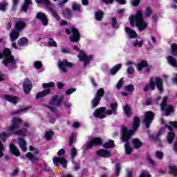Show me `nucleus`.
<instances>
[{
	"label": "nucleus",
	"instance_id": "nucleus-1",
	"mask_svg": "<svg viewBox=\"0 0 177 177\" xmlns=\"http://www.w3.org/2000/svg\"><path fill=\"white\" fill-rule=\"evenodd\" d=\"M139 127H140V119L136 116L134 118L132 125L133 130H128L127 127H123L122 129V140L123 142H126L124 145L126 154H131V153L132 152V148L129 147V143H128V140H129L131 136H132V135H133L135 132L138 131V128H139Z\"/></svg>",
	"mask_w": 177,
	"mask_h": 177
},
{
	"label": "nucleus",
	"instance_id": "nucleus-2",
	"mask_svg": "<svg viewBox=\"0 0 177 177\" xmlns=\"http://www.w3.org/2000/svg\"><path fill=\"white\" fill-rule=\"evenodd\" d=\"M129 20L131 26L133 27L136 24L140 31L146 30L147 28V24L143 20L142 11H138L136 15H131Z\"/></svg>",
	"mask_w": 177,
	"mask_h": 177
},
{
	"label": "nucleus",
	"instance_id": "nucleus-3",
	"mask_svg": "<svg viewBox=\"0 0 177 177\" xmlns=\"http://www.w3.org/2000/svg\"><path fill=\"white\" fill-rule=\"evenodd\" d=\"M12 126L7 128L6 132L0 134V139H2L3 142H6V139L13 134L15 129H19L20 128V125L23 124V121L19 118H14L12 119Z\"/></svg>",
	"mask_w": 177,
	"mask_h": 177
},
{
	"label": "nucleus",
	"instance_id": "nucleus-4",
	"mask_svg": "<svg viewBox=\"0 0 177 177\" xmlns=\"http://www.w3.org/2000/svg\"><path fill=\"white\" fill-rule=\"evenodd\" d=\"M0 42H2V39H0ZM12 52L10 51V49L6 48L3 51V53H0V59H2L3 57V64L7 67H9V66H12L14 68L16 67V60H15V58L13 56L11 55Z\"/></svg>",
	"mask_w": 177,
	"mask_h": 177
},
{
	"label": "nucleus",
	"instance_id": "nucleus-5",
	"mask_svg": "<svg viewBox=\"0 0 177 177\" xmlns=\"http://www.w3.org/2000/svg\"><path fill=\"white\" fill-rule=\"evenodd\" d=\"M42 86L45 90L37 93L36 95V99H41L49 95L51 92L50 88H53V86H55V82H51L50 83H44Z\"/></svg>",
	"mask_w": 177,
	"mask_h": 177
},
{
	"label": "nucleus",
	"instance_id": "nucleus-6",
	"mask_svg": "<svg viewBox=\"0 0 177 177\" xmlns=\"http://www.w3.org/2000/svg\"><path fill=\"white\" fill-rule=\"evenodd\" d=\"M167 100H168V97L165 96L162 98L160 107L161 111H165V115H166V117H168L170 113H174V107L171 105L167 104Z\"/></svg>",
	"mask_w": 177,
	"mask_h": 177
},
{
	"label": "nucleus",
	"instance_id": "nucleus-7",
	"mask_svg": "<svg viewBox=\"0 0 177 177\" xmlns=\"http://www.w3.org/2000/svg\"><path fill=\"white\" fill-rule=\"evenodd\" d=\"M29 150L32 151V153H28L26 154V157L28 158V160L31 161V162H37L38 160H39V158H38V154L39 153V151L37 149L33 147L32 146L29 147Z\"/></svg>",
	"mask_w": 177,
	"mask_h": 177
},
{
	"label": "nucleus",
	"instance_id": "nucleus-8",
	"mask_svg": "<svg viewBox=\"0 0 177 177\" xmlns=\"http://www.w3.org/2000/svg\"><path fill=\"white\" fill-rule=\"evenodd\" d=\"M104 95V89L103 88H100L97 91L96 96L93 99L92 102H91V106L93 109H95L97 104H99L100 100H102V97Z\"/></svg>",
	"mask_w": 177,
	"mask_h": 177
},
{
	"label": "nucleus",
	"instance_id": "nucleus-9",
	"mask_svg": "<svg viewBox=\"0 0 177 177\" xmlns=\"http://www.w3.org/2000/svg\"><path fill=\"white\" fill-rule=\"evenodd\" d=\"M37 3H44L46 8L50 10L52 15L54 16L56 20H59L60 17L57 15L56 10H54L53 8H50V1L49 0H36Z\"/></svg>",
	"mask_w": 177,
	"mask_h": 177
},
{
	"label": "nucleus",
	"instance_id": "nucleus-10",
	"mask_svg": "<svg viewBox=\"0 0 177 177\" xmlns=\"http://www.w3.org/2000/svg\"><path fill=\"white\" fill-rule=\"evenodd\" d=\"M78 57L80 60L83 62L84 67H86V66H88V64H89V62H91V59H93V55H86V54L84 51H80Z\"/></svg>",
	"mask_w": 177,
	"mask_h": 177
},
{
	"label": "nucleus",
	"instance_id": "nucleus-11",
	"mask_svg": "<svg viewBox=\"0 0 177 177\" xmlns=\"http://www.w3.org/2000/svg\"><path fill=\"white\" fill-rule=\"evenodd\" d=\"M153 120H154V113L151 111L146 112L143 122H145L147 128H150V124L153 122Z\"/></svg>",
	"mask_w": 177,
	"mask_h": 177
},
{
	"label": "nucleus",
	"instance_id": "nucleus-12",
	"mask_svg": "<svg viewBox=\"0 0 177 177\" xmlns=\"http://www.w3.org/2000/svg\"><path fill=\"white\" fill-rule=\"evenodd\" d=\"M72 66L73 64L67 62V59H64L58 62V66L60 70H62V73H66L67 71V67H71Z\"/></svg>",
	"mask_w": 177,
	"mask_h": 177
},
{
	"label": "nucleus",
	"instance_id": "nucleus-13",
	"mask_svg": "<svg viewBox=\"0 0 177 177\" xmlns=\"http://www.w3.org/2000/svg\"><path fill=\"white\" fill-rule=\"evenodd\" d=\"M94 117L101 120L106 118V107H101L93 113Z\"/></svg>",
	"mask_w": 177,
	"mask_h": 177
},
{
	"label": "nucleus",
	"instance_id": "nucleus-14",
	"mask_svg": "<svg viewBox=\"0 0 177 177\" xmlns=\"http://www.w3.org/2000/svg\"><path fill=\"white\" fill-rule=\"evenodd\" d=\"M102 145V139L100 138H95L92 140H91L86 145V149H92L93 146H101Z\"/></svg>",
	"mask_w": 177,
	"mask_h": 177
},
{
	"label": "nucleus",
	"instance_id": "nucleus-15",
	"mask_svg": "<svg viewBox=\"0 0 177 177\" xmlns=\"http://www.w3.org/2000/svg\"><path fill=\"white\" fill-rule=\"evenodd\" d=\"M72 35L70 37V41L71 42H77L80 41V32L75 28H72Z\"/></svg>",
	"mask_w": 177,
	"mask_h": 177
},
{
	"label": "nucleus",
	"instance_id": "nucleus-16",
	"mask_svg": "<svg viewBox=\"0 0 177 177\" xmlns=\"http://www.w3.org/2000/svg\"><path fill=\"white\" fill-rule=\"evenodd\" d=\"M53 164L55 165H62L64 168L67 167V160L64 158H54Z\"/></svg>",
	"mask_w": 177,
	"mask_h": 177
},
{
	"label": "nucleus",
	"instance_id": "nucleus-17",
	"mask_svg": "<svg viewBox=\"0 0 177 177\" xmlns=\"http://www.w3.org/2000/svg\"><path fill=\"white\" fill-rule=\"evenodd\" d=\"M64 100V97L63 96H61L60 97H59V96L55 95L51 99L50 104H53V106H57V107L60 106V104L63 102Z\"/></svg>",
	"mask_w": 177,
	"mask_h": 177
},
{
	"label": "nucleus",
	"instance_id": "nucleus-18",
	"mask_svg": "<svg viewBox=\"0 0 177 177\" xmlns=\"http://www.w3.org/2000/svg\"><path fill=\"white\" fill-rule=\"evenodd\" d=\"M23 86L25 93L28 94L30 93V92H31L32 84H31V82L30 80H26L24 82Z\"/></svg>",
	"mask_w": 177,
	"mask_h": 177
},
{
	"label": "nucleus",
	"instance_id": "nucleus-19",
	"mask_svg": "<svg viewBox=\"0 0 177 177\" xmlns=\"http://www.w3.org/2000/svg\"><path fill=\"white\" fill-rule=\"evenodd\" d=\"M150 88L151 91L156 89V84L154 83V78L153 77L149 80V83L144 87V92H148Z\"/></svg>",
	"mask_w": 177,
	"mask_h": 177
},
{
	"label": "nucleus",
	"instance_id": "nucleus-20",
	"mask_svg": "<svg viewBox=\"0 0 177 177\" xmlns=\"http://www.w3.org/2000/svg\"><path fill=\"white\" fill-rule=\"evenodd\" d=\"M111 110H107L106 114L107 115H111V114H117V109L118 108V104L117 103H112L110 105Z\"/></svg>",
	"mask_w": 177,
	"mask_h": 177
},
{
	"label": "nucleus",
	"instance_id": "nucleus-21",
	"mask_svg": "<svg viewBox=\"0 0 177 177\" xmlns=\"http://www.w3.org/2000/svg\"><path fill=\"white\" fill-rule=\"evenodd\" d=\"M17 142L22 151H24V152L27 151V142L26 141V140L19 138H17Z\"/></svg>",
	"mask_w": 177,
	"mask_h": 177
},
{
	"label": "nucleus",
	"instance_id": "nucleus-22",
	"mask_svg": "<svg viewBox=\"0 0 177 177\" xmlns=\"http://www.w3.org/2000/svg\"><path fill=\"white\" fill-rule=\"evenodd\" d=\"M97 155L99 157H104V158H109V157H111V152L106 149H100L97 151Z\"/></svg>",
	"mask_w": 177,
	"mask_h": 177
},
{
	"label": "nucleus",
	"instance_id": "nucleus-23",
	"mask_svg": "<svg viewBox=\"0 0 177 177\" xmlns=\"http://www.w3.org/2000/svg\"><path fill=\"white\" fill-rule=\"evenodd\" d=\"M37 19H38L39 20H41L44 26H48V18H46V16L45 15V14L42 12H38L37 14Z\"/></svg>",
	"mask_w": 177,
	"mask_h": 177
},
{
	"label": "nucleus",
	"instance_id": "nucleus-24",
	"mask_svg": "<svg viewBox=\"0 0 177 177\" xmlns=\"http://www.w3.org/2000/svg\"><path fill=\"white\" fill-rule=\"evenodd\" d=\"M125 32L127 34L129 38L133 39V38H136L138 37V34L133 30L131 29L129 27L125 28Z\"/></svg>",
	"mask_w": 177,
	"mask_h": 177
},
{
	"label": "nucleus",
	"instance_id": "nucleus-25",
	"mask_svg": "<svg viewBox=\"0 0 177 177\" xmlns=\"http://www.w3.org/2000/svg\"><path fill=\"white\" fill-rule=\"evenodd\" d=\"M19 35H20V32L17 30H12V31L10 33V39L11 42H15L17 38H19Z\"/></svg>",
	"mask_w": 177,
	"mask_h": 177
},
{
	"label": "nucleus",
	"instance_id": "nucleus-26",
	"mask_svg": "<svg viewBox=\"0 0 177 177\" xmlns=\"http://www.w3.org/2000/svg\"><path fill=\"white\" fill-rule=\"evenodd\" d=\"M26 27V21L24 20H18L15 24V28L17 31H21Z\"/></svg>",
	"mask_w": 177,
	"mask_h": 177
},
{
	"label": "nucleus",
	"instance_id": "nucleus-27",
	"mask_svg": "<svg viewBox=\"0 0 177 177\" xmlns=\"http://www.w3.org/2000/svg\"><path fill=\"white\" fill-rule=\"evenodd\" d=\"M3 99H5V100H8L10 103H13V104H16V103L19 102V97L16 96L6 95L3 96Z\"/></svg>",
	"mask_w": 177,
	"mask_h": 177
},
{
	"label": "nucleus",
	"instance_id": "nucleus-28",
	"mask_svg": "<svg viewBox=\"0 0 177 177\" xmlns=\"http://www.w3.org/2000/svg\"><path fill=\"white\" fill-rule=\"evenodd\" d=\"M10 151L12 153V154L16 156V157H19V156H20V151H19V149H17L16 146H15L13 144L10 145Z\"/></svg>",
	"mask_w": 177,
	"mask_h": 177
},
{
	"label": "nucleus",
	"instance_id": "nucleus-29",
	"mask_svg": "<svg viewBox=\"0 0 177 177\" xmlns=\"http://www.w3.org/2000/svg\"><path fill=\"white\" fill-rule=\"evenodd\" d=\"M155 82L159 92L162 93V80L160 77H157L155 79Z\"/></svg>",
	"mask_w": 177,
	"mask_h": 177
},
{
	"label": "nucleus",
	"instance_id": "nucleus-30",
	"mask_svg": "<svg viewBox=\"0 0 177 177\" xmlns=\"http://www.w3.org/2000/svg\"><path fill=\"white\" fill-rule=\"evenodd\" d=\"M32 3V1L31 0H25L24 5L21 7V10L24 12L25 13H27V9H28V5H31Z\"/></svg>",
	"mask_w": 177,
	"mask_h": 177
},
{
	"label": "nucleus",
	"instance_id": "nucleus-31",
	"mask_svg": "<svg viewBox=\"0 0 177 177\" xmlns=\"http://www.w3.org/2000/svg\"><path fill=\"white\" fill-rule=\"evenodd\" d=\"M167 62H168L169 64L172 66V67H177V65H176L177 61H176V59L174 58V57L169 56L167 57Z\"/></svg>",
	"mask_w": 177,
	"mask_h": 177
},
{
	"label": "nucleus",
	"instance_id": "nucleus-32",
	"mask_svg": "<svg viewBox=\"0 0 177 177\" xmlns=\"http://www.w3.org/2000/svg\"><path fill=\"white\" fill-rule=\"evenodd\" d=\"M27 44H28V40L26 37H22L17 41L18 46H26Z\"/></svg>",
	"mask_w": 177,
	"mask_h": 177
},
{
	"label": "nucleus",
	"instance_id": "nucleus-33",
	"mask_svg": "<svg viewBox=\"0 0 177 177\" xmlns=\"http://www.w3.org/2000/svg\"><path fill=\"white\" fill-rule=\"evenodd\" d=\"M15 135H18L19 136H27V129H22L20 130L15 131Z\"/></svg>",
	"mask_w": 177,
	"mask_h": 177
},
{
	"label": "nucleus",
	"instance_id": "nucleus-34",
	"mask_svg": "<svg viewBox=\"0 0 177 177\" xmlns=\"http://www.w3.org/2000/svg\"><path fill=\"white\" fill-rule=\"evenodd\" d=\"M122 65L121 64H116L110 71V74L111 75H114V74H116L117 72L121 68Z\"/></svg>",
	"mask_w": 177,
	"mask_h": 177
},
{
	"label": "nucleus",
	"instance_id": "nucleus-35",
	"mask_svg": "<svg viewBox=\"0 0 177 177\" xmlns=\"http://www.w3.org/2000/svg\"><path fill=\"white\" fill-rule=\"evenodd\" d=\"M114 146V140H109L106 142L104 143L103 147L104 149H111V147H113Z\"/></svg>",
	"mask_w": 177,
	"mask_h": 177
},
{
	"label": "nucleus",
	"instance_id": "nucleus-36",
	"mask_svg": "<svg viewBox=\"0 0 177 177\" xmlns=\"http://www.w3.org/2000/svg\"><path fill=\"white\" fill-rule=\"evenodd\" d=\"M169 172L171 174V175H176L177 174V167L174 165H171L169 166Z\"/></svg>",
	"mask_w": 177,
	"mask_h": 177
},
{
	"label": "nucleus",
	"instance_id": "nucleus-37",
	"mask_svg": "<svg viewBox=\"0 0 177 177\" xmlns=\"http://www.w3.org/2000/svg\"><path fill=\"white\" fill-rule=\"evenodd\" d=\"M133 146L135 149H139L142 146V142L138 138H134L132 140Z\"/></svg>",
	"mask_w": 177,
	"mask_h": 177
},
{
	"label": "nucleus",
	"instance_id": "nucleus-38",
	"mask_svg": "<svg viewBox=\"0 0 177 177\" xmlns=\"http://www.w3.org/2000/svg\"><path fill=\"white\" fill-rule=\"evenodd\" d=\"M123 111L124 114H126V115L127 117H130L131 116V108L129 107V105L126 104L123 106Z\"/></svg>",
	"mask_w": 177,
	"mask_h": 177
},
{
	"label": "nucleus",
	"instance_id": "nucleus-39",
	"mask_svg": "<svg viewBox=\"0 0 177 177\" xmlns=\"http://www.w3.org/2000/svg\"><path fill=\"white\" fill-rule=\"evenodd\" d=\"M174 139H175V133L174 132L170 131L167 135V142L171 145L172 142H174Z\"/></svg>",
	"mask_w": 177,
	"mask_h": 177
},
{
	"label": "nucleus",
	"instance_id": "nucleus-40",
	"mask_svg": "<svg viewBox=\"0 0 177 177\" xmlns=\"http://www.w3.org/2000/svg\"><path fill=\"white\" fill-rule=\"evenodd\" d=\"M147 66V62L146 61H141L140 63L137 64V70L138 71H142V69L144 68V67H146Z\"/></svg>",
	"mask_w": 177,
	"mask_h": 177
},
{
	"label": "nucleus",
	"instance_id": "nucleus-41",
	"mask_svg": "<svg viewBox=\"0 0 177 177\" xmlns=\"http://www.w3.org/2000/svg\"><path fill=\"white\" fill-rule=\"evenodd\" d=\"M71 10H70L69 9L66 8L64 10L63 15L65 16V17L70 19V17H71Z\"/></svg>",
	"mask_w": 177,
	"mask_h": 177
},
{
	"label": "nucleus",
	"instance_id": "nucleus-42",
	"mask_svg": "<svg viewBox=\"0 0 177 177\" xmlns=\"http://www.w3.org/2000/svg\"><path fill=\"white\" fill-rule=\"evenodd\" d=\"M72 9L76 12H81V6L77 3H75L72 5Z\"/></svg>",
	"mask_w": 177,
	"mask_h": 177
},
{
	"label": "nucleus",
	"instance_id": "nucleus-43",
	"mask_svg": "<svg viewBox=\"0 0 177 177\" xmlns=\"http://www.w3.org/2000/svg\"><path fill=\"white\" fill-rule=\"evenodd\" d=\"M171 55H172L173 56H176V55H177V45L176 44L171 45Z\"/></svg>",
	"mask_w": 177,
	"mask_h": 177
},
{
	"label": "nucleus",
	"instance_id": "nucleus-44",
	"mask_svg": "<svg viewBox=\"0 0 177 177\" xmlns=\"http://www.w3.org/2000/svg\"><path fill=\"white\" fill-rule=\"evenodd\" d=\"M95 19L98 21H100V20H102V19H103V12L99 11V12H96L95 13Z\"/></svg>",
	"mask_w": 177,
	"mask_h": 177
},
{
	"label": "nucleus",
	"instance_id": "nucleus-45",
	"mask_svg": "<svg viewBox=\"0 0 177 177\" xmlns=\"http://www.w3.org/2000/svg\"><path fill=\"white\" fill-rule=\"evenodd\" d=\"M133 45L136 48H140L142 45H143V43L142 42V39H136Z\"/></svg>",
	"mask_w": 177,
	"mask_h": 177
},
{
	"label": "nucleus",
	"instance_id": "nucleus-46",
	"mask_svg": "<svg viewBox=\"0 0 177 177\" xmlns=\"http://www.w3.org/2000/svg\"><path fill=\"white\" fill-rule=\"evenodd\" d=\"M8 8V3L6 1H3V3H0V10L5 11Z\"/></svg>",
	"mask_w": 177,
	"mask_h": 177
},
{
	"label": "nucleus",
	"instance_id": "nucleus-47",
	"mask_svg": "<svg viewBox=\"0 0 177 177\" xmlns=\"http://www.w3.org/2000/svg\"><path fill=\"white\" fill-rule=\"evenodd\" d=\"M46 139L47 140H49L51 139V138L53 136V131H47L44 135Z\"/></svg>",
	"mask_w": 177,
	"mask_h": 177
},
{
	"label": "nucleus",
	"instance_id": "nucleus-48",
	"mask_svg": "<svg viewBox=\"0 0 177 177\" xmlns=\"http://www.w3.org/2000/svg\"><path fill=\"white\" fill-rule=\"evenodd\" d=\"M124 89L127 92H133L135 88L133 87V85L129 84V85H127V86H124Z\"/></svg>",
	"mask_w": 177,
	"mask_h": 177
},
{
	"label": "nucleus",
	"instance_id": "nucleus-49",
	"mask_svg": "<svg viewBox=\"0 0 177 177\" xmlns=\"http://www.w3.org/2000/svg\"><path fill=\"white\" fill-rule=\"evenodd\" d=\"M5 151V147H3V144L0 142V158L3 157V151Z\"/></svg>",
	"mask_w": 177,
	"mask_h": 177
},
{
	"label": "nucleus",
	"instance_id": "nucleus-50",
	"mask_svg": "<svg viewBox=\"0 0 177 177\" xmlns=\"http://www.w3.org/2000/svg\"><path fill=\"white\" fill-rule=\"evenodd\" d=\"M156 157L159 160H162V158L164 157V153L160 151H156Z\"/></svg>",
	"mask_w": 177,
	"mask_h": 177
},
{
	"label": "nucleus",
	"instance_id": "nucleus-51",
	"mask_svg": "<svg viewBox=\"0 0 177 177\" xmlns=\"http://www.w3.org/2000/svg\"><path fill=\"white\" fill-rule=\"evenodd\" d=\"M77 149L75 147L72 148V149L71 150V156L72 158L73 159L75 157V156H77Z\"/></svg>",
	"mask_w": 177,
	"mask_h": 177
},
{
	"label": "nucleus",
	"instance_id": "nucleus-52",
	"mask_svg": "<svg viewBox=\"0 0 177 177\" xmlns=\"http://www.w3.org/2000/svg\"><path fill=\"white\" fill-rule=\"evenodd\" d=\"M75 139V134H74V133H73L72 136L69 138V145H70V146H73V144L74 143Z\"/></svg>",
	"mask_w": 177,
	"mask_h": 177
},
{
	"label": "nucleus",
	"instance_id": "nucleus-53",
	"mask_svg": "<svg viewBox=\"0 0 177 177\" xmlns=\"http://www.w3.org/2000/svg\"><path fill=\"white\" fill-rule=\"evenodd\" d=\"M48 45H50V46H55V48L56 46H57V44L56 43V41L50 38L48 39Z\"/></svg>",
	"mask_w": 177,
	"mask_h": 177
},
{
	"label": "nucleus",
	"instance_id": "nucleus-54",
	"mask_svg": "<svg viewBox=\"0 0 177 177\" xmlns=\"http://www.w3.org/2000/svg\"><path fill=\"white\" fill-rule=\"evenodd\" d=\"M170 124L171 126H168V125H166L165 126V128H167L169 129V131H172V129L173 128H176V125H175V122H170Z\"/></svg>",
	"mask_w": 177,
	"mask_h": 177
},
{
	"label": "nucleus",
	"instance_id": "nucleus-55",
	"mask_svg": "<svg viewBox=\"0 0 177 177\" xmlns=\"http://www.w3.org/2000/svg\"><path fill=\"white\" fill-rule=\"evenodd\" d=\"M123 84H124V79H123V78H121V79L119 80L118 83L116 84V88H117L118 89H120V88H121V87L122 86Z\"/></svg>",
	"mask_w": 177,
	"mask_h": 177
},
{
	"label": "nucleus",
	"instance_id": "nucleus-56",
	"mask_svg": "<svg viewBox=\"0 0 177 177\" xmlns=\"http://www.w3.org/2000/svg\"><path fill=\"white\" fill-rule=\"evenodd\" d=\"M35 68H41L42 67V62L37 61L34 63Z\"/></svg>",
	"mask_w": 177,
	"mask_h": 177
},
{
	"label": "nucleus",
	"instance_id": "nucleus-57",
	"mask_svg": "<svg viewBox=\"0 0 177 177\" xmlns=\"http://www.w3.org/2000/svg\"><path fill=\"white\" fill-rule=\"evenodd\" d=\"M147 158L149 164H151L152 167H154V165H156V162H153V159H151V157L150 156H147Z\"/></svg>",
	"mask_w": 177,
	"mask_h": 177
},
{
	"label": "nucleus",
	"instance_id": "nucleus-58",
	"mask_svg": "<svg viewBox=\"0 0 177 177\" xmlns=\"http://www.w3.org/2000/svg\"><path fill=\"white\" fill-rule=\"evenodd\" d=\"M73 165V169L75 171H78V169H80V164L79 163H75L74 162L73 160H72Z\"/></svg>",
	"mask_w": 177,
	"mask_h": 177
},
{
	"label": "nucleus",
	"instance_id": "nucleus-59",
	"mask_svg": "<svg viewBox=\"0 0 177 177\" xmlns=\"http://www.w3.org/2000/svg\"><path fill=\"white\" fill-rule=\"evenodd\" d=\"M120 169H121V166H120V165H116V167H115L116 176H118V175H120Z\"/></svg>",
	"mask_w": 177,
	"mask_h": 177
},
{
	"label": "nucleus",
	"instance_id": "nucleus-60",
	"mask_svg": "<svg viewBox=\"0 0 177 177\" xmlns=\"http://www.w3.org/2000/svg\"><path fill=\"white\" fill-rule=\"evenodd\" d=\"M140 177H151V176L150 175V174H149L147 172L142 171L140 174Z\"/></svg>",
	"mask_w": 177,
	"mask_h": 177
},
{
	"label": "nucleus",
	"instance_id": "nucleus-61",
	"mask_svg": "<svg viewBox=\"0 0 177 177\" xmlns=\"http://www.w3.org/2000/svg\"><path fill=\"white\" fill-rule=\"evenodd\" d=\"M150 15H151V8H147L145 12V15L147 16V17H149Z\"/></svg>",
	"mask_w": 177,
	"mask_h": 177
},
{
	"label": "nucleus",
	"instance_id": "nucleus-62",
	"mask_svg": "<svg viewBox=\"0 0 177 177\" xmlns=\"http://www.w3.org/2000/svg\"><path fill=\"white\" fill-rule=\"evenodd\" d=\"M75 92V88H69L66 91V95H71V93H74Z\"/></svg>",
	"mask_w": 177,
	"mask_h": 177
},
{
	"label": "nucleus",
	"instance_id": "nucleus-63",
	"mask_svg": "<svg viewBox=\"0 0 177 177\" xmlns=\"http://www.w3.org/2000/svg\"><path fill=\"white\" fill-rule=\"evenodd\" d=\"M139 2H140V0H133L131 1V4L133 6H138V5H139Z\"/></svg>",
	"mask_w": 177,
	"mask_h": 177
},
{
	"label": "nucleus",
	"instance_id": "nucleus-64",
	"mask_svg": "<svg viewBox=\"0 0 177 177\" xmlns=\"http://www.w3.org/2000/svg\"><path fill=\"white\" fill-rule=\"evenodd\" d=\"M173 150L175 151V153H177V140H176L174 144Z\"/></svg>",
	"mask_w": 177,
	"mask_h": 177
}]
</instances>
